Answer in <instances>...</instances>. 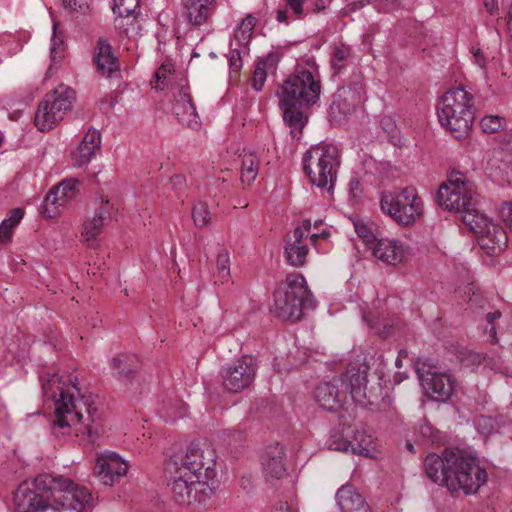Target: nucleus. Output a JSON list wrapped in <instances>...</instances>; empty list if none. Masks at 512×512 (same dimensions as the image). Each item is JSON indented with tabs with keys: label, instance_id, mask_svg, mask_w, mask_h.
Returning <instances> with one entry per match:
<instances>
[{
	"label": "nucleus",
	"instance_id": "1",
	"mask_svg": "<svg viewBox=\"0 0 512 512\" xmlns=\"http://www.w3.org/2000/svg\"><path fill=\"white\" fill-rule=\"evenodd\" d=\"M478 194L466 175L453 171L446 182L439 187L436 200L440 207L460 213L463 223L476 235L482 249L495 254L507 244V234L477 209Z\"/></svg>",
	"mask_w": 512,
	"mask_h": 512
},
{
	"label": "nucleus",
	"instance_id": "2",
	"mask_svg": "<svg viewBox=\"0 0 512 512\" xmlns=\"http://www.w3.org/2000/svg\"><path fill=\"white\" fill-rule=\"evenodd\" d=\"M40 380L43 394L55 400V418L52 421L54 431L59 429L64 434L71 426L80 424L77 435L86 434L89 443L94 446L104 433V428L100 423L98 408L90 400L91 396L80 395L76 399L57 374H43Z\"/></svg>",
	"mask_w": 512,
	"mask_h": 512
},
{
	"label": "nucleus",
	"instance_id": "3",
	"mask_svg": "<svg viewBox=\"0 0 512 512\" xmlns=\"http://www.w3.org/2000/svg\"><path fill=\"white\" fill-rule=\"evenodd\" d=\"M321 80L314 62L298 64L280 87L279 107L293 138H298L308 121V110L317 103Z\"/></svg>",
	"mask_w": 512,
	"mask_h": 512
},
{
	"label": "nucleus",
	"instance_id": "4",
	"mask_svg": "<svg viewBox=\"0 0 512 512\" xmlns=\"http://www.w3.org/2000/svg\"><path fill=\"white\" fill-rule=\"evenodd\" d=\"M367 372L351 366L331 381L319 384L315 389V399L321 408L336 412L348 403L349 398L356 403L369 404L374 401L366 393Z\"/></svg>",
	"mask_w": 512,
	"mask_h": 512
},
{
	"label": "nucleus",
	"instance_id": "5",
	"mask_svg": "<svg viewBox=\"0 0 512 512\" xmlns=\"http://www.w3.org/2000/svg\"><path fill=\"white\" fill-rule=\"evenodd\" d=\"M437 115L455 139H466L475 118L474 96L463 87L448 90L438 102Z\"/></svg>",
	"mask_w": 512,
	"mask_h": 512
},
{
	"label": "nucleus",
	"instance_id": "6",
	"mask_svg": "<svg viewBox=\"0 0 512 512\" xmlns=\"http://www.w3.org/2000/svg\"><path fill=\"white\" fill-rule=\"evenodd\" d=\"M315 307L312 292L304 276L290 273L274 292V315L283 320L296 322L305 310Z\"/></svg>",
	"mask_w": 512,
	"mask_h": 512
},
{
	"label": "nucleus",
	"instance_id": "7",
	"mask_svg": "<svg viewBox=\"0 0 512 512\" xmlns=\"http://www.w3.org/2000/svg\"><path fill=\"white\" fill-rule=\"evenodd\" d=\"M340 165L339 150L332 144L312 146L303 156V169L311 184L332 190Z\"/></svg>",
	"mask_w": 512,
	"mask_h": 512
},
{
	"label": "nucleus",
	"instance_id": "8",
	"mask_svg": "<svg viewBox=\"0 0 512 512\" xmlns=\"http://www.w3.org/2000/svg\"><path fill=\"white\" fill-rule=\"evenodd\" d=\"M446 487L451 492L476 493L487 481V472L478 461L456 449L449 453Z\"/></svg>",
	"mask_w": 512,
	"mask_h": 512
},
{
	"label": "nucleus",
	"instance_id": "9",
	"mask_svg": "<svg viewBox=\"0 0 512 512\" xmlns=\"http://www.w3.org/2000/svg\"><path fill=\"white\" fill-rule=\"evenodd\" d=\"M380 207L383 213L403 226L414 224L423 213L422 199L413 187H405L395 193H383Z\"/></svg>",
	"mask_w": 512,
	"mask_h": 512
},
{
	"label": "nucleus",
	"instance_id": "10",
	"mask_svg": "<svg viewBox=\"0 0 512 512\" xmlns=\"http://www.w3.org/2000/svg\"><path fill=\"white\" fill-rule=\"evenodd\" d=\"M204 451L198 445L191 444L185 454L173 455L165 465L169 478L212 479L215 470L211 467V459L204 462Z\"/></svg>",
	"mask_w": 512,
	"mask_h": 512
},
{
	"label": "nucleus",
	"instance_id": "11",
	"mask_svg": "<svg viewBox=\"0 0 512 512\" xmlns=\"http://www.w3.org/2000/svg\"><path fill=\"white\" fill-rule=\"evenodd\" d=\"M77 496L66 491L64 494L54 495L53 503H50L40 492L30 487L29 482L21 483L13 496V503L17 512H59L61 498L66 494Z\"/></svg>",
	"mask_w": 512,
	"mask_h": 512
},
{
	"label": "nucleus",
	"instance_id": "12",
	"mask_svg": "<svg viewBox=\"0 0 512 512\" xmlns=\"http://www.w3.org/2000/svg\"><path fill=\"white\" fill-rule=\"evenodd\" d=\"M258 366L256 359L250 355H244L221 373L225 390L231 393H240L249 388L254 382Z\"/></svg>",
	"mask_w": 512,
	"mask_h": 512
},
{
	"label": "nucleus",
	"instance_id": "13",
	"mask_svg": "<svg viewBox=\"0 0 512 512\" xmlns=\"http://www.w3.org/2000/svg\"><path fill=\"white\" fill-rule=\"evenodd\" d=\"M364 100V84L361 78L357 76L349 84L340 87L333 95L330 106L331 113L335 118L346 117L352 114L355 108Z\"/></svg>",
	"mask_w": 512,
	"mask_h": 512
},
{
	"label": "nucleus",
	"instance_id": "14",
	"mask_svg": "<svg viewBox=\"0 0 512 512\" xmlns=\"http://www.w3.org/2000/svg\"><path fill=\"white\" fill-rule=\"evenodd\" d=\"M419 377L426 394L435 401L445 402L450 399L457 384L451 373L434 371L432 368Z\"/></svg>",
	"mask_w": 512,
	"mask_h": 512
},
{
	"label": "nucleus",
	"instance_id": "15",
	"mask_svg": "<svg viewBox=\"0 0 512 512\" xmlns=\"http://www.w3.org/2000/svg\"><path fill=\"white\" fill-rule=\"evenodd\" d=\"M80 182L76 179L62 181L54 191L44 199L42 213L47 218H55L59 214V207H64L74 199L79 192Z\"/></svg>",
	"mask_w": 512,
	"mask_h": 512
},
{
	"label": "nucleus",
	"instance_id": "16",
	"mask_svg": "<svg viewBox=\"0 0 512 512\" xmlns=\"http://www.w3.org/2000/svg\"><path fill=\"white\" fill-rule=\"evenodd\" d=\"M127 471L128 464L113 452L100 454L94 467V473L105 485H113Z\"/></svg>",
	"mask_w": 512,
	"mask_h": 512
},
{
	"label": "nucleus",
	"instance_id": "17",
	"mask_svg": "<svg viewBox=\"0 0 512 512\" xmlns=\"http://www.w3.org/2000/svg\"><path fill=\"white\" fill-rule=\"evenodd\" d=\"M181 6L186 21L200 27L210 23L218 7V0H181Z\"/></svg>",
	"mask_w": 512,
	"mask_h": 512
},
{
	"label": "nucleus",
	"instance_id": "18",
	"mask_svg": "<svg viewBox=\"0 0 512 512\" xmlns=\"http://www.w3.org/2000/svg\"><path fill=\"white\" fill-rule=\"evenodd\" d=\"M96 71L103 77H113L120 73V63L114 55L112 46L106 38H99L93 57Z\"/></svg>",
	"mask_w": 512,
	"mask_h": 512
},
{
	"label": "nucleus",
	"instance_id": "19",
	"mask_svg": "<svg viewBox=\"0 0 512 512\" xmlns=\"http://www.w3.org/2000/svg\"><path fill=\"white\" fill-rule=\"evenodd\" d=\"M32 489H35L37 492L39 491H51L53 496L64 494L66 491L77 492L79 494L80 491H85L86 493H90L89 490L85 487L78 486L70 479L64 477H53L49 474H41L34 478L33 482L29 483Z\"/></svg>",
	"mask_w": 512,
	"mask_h": 512
},
{
	"label": "nucleus",
	"instance_id": "20",
	"mask_svg": "<svg viewBox=\"0 0 512 512\" xmlns=\"http://www.w3.org/2000/svg\"><path fill=\"white\" fill-rule=\"evenodd\" d=\"M173 113L179 123L183 126L191 129H198L201 125L199 115L197 114L195 105L192 102V97L183 89H180L178 94L175 96Z\"/></svg>",
	"mask_w": 512,
	"mask_h": 512
},
{
	"label": "nucleus",
	"instance_id": "21",
	"mask_svg": "<svg viewBox=\"0 0 512 512\" xmlns=\"http://www.w3.org/2000/svg\"><path fill=\"white\" fill-rule=\"evenodd\" d=\"M101 149V135L96 129L90 128L78 147L72 151L71 158L73 165L81 167L86 165L95 157L96 152Z\"/></svg>",
	"mask_w": 512,
	"mask_h": 512
},
{
	"label": "nucleus",
	"instance_id": "22",
	"mask_svg": "<svg viewBox=\"0 0 512 512\" xmlns=\"http://www.w3.org/2000/svg\"><path fill=\"white\" fill-rule=\"evenodd\" d=\"M302 228H295L291 235L285 239L284 254L287 262L294 267H301L306 262L308 246L303 243Z\"/></svg>",
	"mask_w": 512,
	"mask_h": 512
},
{
	"label": "nucleus",
	"instance_id": "23",
	"mask_svg": "<svg viewBox=\"0 0 512 512\" xmlns=\"http://www.w3.org/2000/svg\"><path fill=\"white\" fill-rule=\"evenodd\" d=\"M371 444V436L364 431H357L352 441L341 439L337 434L332 435L329 448L335 451L351 450L354 454L368 457L371 455Z\"/></svg>",
	"mask_w": 512,
	"mask_h": 512
},
{
	"label": "nucleus",
	"instance_id": "24",
	"mask_svg": "<svg viewBox=\"0 0 512 512\" xmlns=\"http://www.w3.org/2000/svg\"><path fill=\"white\" fill-rule=\"evenodd\" d=\"M284 458V446L279 443L268 446L262 457V467L265 476L274 479L282 478L286 473Z\"/></svg>",
	"mask_w": 512,
	"mask_h": 512
},
{
	"label": "nucleus",
	"instance_id": "25",
	"mask_svg": "<svg viewBox=\"0 0 512 512\" xmlns=\"http://www.w3.org/2000/svg\"><path fill=\"white\" fill-rule=\"evenodd\" d=\"M341 512H371L370 506L353 485H342L336 493Z\"/></svg>",
	"mask_w": 512,
	"mask_h": 512
},
{
	"label": "nucleus",
	"instance_id": "26",
	"mask_svg": "<svg viewBox=\"0 0 512 512\" xmlns=\"http://www.w3.org/2000/svg\"><path fill=\"white\" fill-rule=\"evenodd\" d=\"M453 449H445L442 455L430 453L424 459V470L427 477L434 483L444 484L446 486V478L448 473V460L450 459V452Z\"/></svg>",
	"mask_w": 512,
	"mask_h": 512
},
{
	"label": "nucleus",
	"instance_id": "27",
	"mask_svg": "<svg viewBox=\"0 0 512 512\" xmlns=\"http://www.w3.org/2000/svg\"><path fill=\"white\" fill-rule=\"evenodd\" d=\"M112 206L108 199H102L92 217H87L83 223L82 236L86 242L94 241L102 232L104 222L110 217Z\"/></svg>",
	"mask_w": 512,
	"mask_h": 512
},
{
	"label": "nucleus",
	"instance_id": "28",
	"mask_svg": "<svg viewBox=\"0 0 512 512\" xmlns=\"http://www.w3.org/2000/svg\"><path fill=\"white\" fill-rule=\"evenodd\" d=\"M111 368L115 371L114 377L118 380L131 381L141 368L137 355L132 353H119L112 358Z\"/></svg>",
	"mask_w": 512,
	"mask_h": 512
},
{
	"label": "nucleus",
	"instance_id": "29",
	"mask_svg": "<svg viewBox=\"0 0 512 512\" xmlns=\"http://www.w3.org/2000/svg\"><path fill=\"white\" fill-rule=\"evenodd\" d=\"M372 254L378 260L388 264L397 265L404 258V249L400 241L380 239L372 247Z\"/></svg>",
	"mask_w": 512,
	"mask_h": 512
},
{
	"label": "nucleus",
	"instance_id": "30",
	"mask_svg": "<svg viewBox=\"0 0 512 512\" xmlns=\"http://www.w3.org/2000/svg\"><path fill=\"white\" fill-rule=\"evenodd\" d=\"M65 114L54 104H49L47 107L39 104L34 117L35 126L41 132H48L63 120Z\"/></svg>",
	"mask_w": 512,
	"mask_h": 512
},
{
	"label": "nucleus",
	"instance_id": "31",
	"mask_svg": "<svg viewBox=\"0 0 512 512\" xmlns=\"http://www.w3.org/2000/svg\"><path fill=\"white\" fill-rule=\"evenodd\" d=\"M74 100L75 91L70 87L61 84L51 92L47 93L39 104H44L45 107L49 104H54L66 113L71 109Z\"/></svg>",
	"mask_w": 512,
	"mask_h": 512
},
{
	"label": "nucleus",
	"instance_id": "32",
	"mask_svg": "<svg viewBox=\"0 0 512 512\" xmlns=\"http://www.w3.org/2000/svg\"><path fill=\"white\" fill-rule=\"evenodd\" d=\"M281 58L278 52L268 55L265 59L258 61L255 65L251 85L254 90L261 91L267 78V74L271 69L277 68V64Z\"/></svg>",
	"mask_w": 512,
	"mask_h": 512
},
{
	"label": "nucleus",
	"instance_id": "33",
	"mask_svg": "<svg viewBox=\"0 0 512 512\" xmlns=\"http://www.w3.org/2000/svg\"><path fill=\"white\" fill-rule=\"evenodd\" d=\"M260 159L254 152H244L241 156L240 180L243 185L250 186L257 178Z\"/></svg>",
	"mask_w": 512,
	"mask_h": 512
},
{
	"label": "nucleus",
	"instance_id": "34",
	"mask_svg": "<svg viewBox=\"0 0 512 512\" xmlns=\"http://www.w3.org/2000/svg\"><path fill=\"white\" fill-rule=\"evenodd\" d=\"M171 492L174 501L179 505H191L190 494L194 479L189 478H170Z\"/></svg>",
	"mask_w": 512,
	"mask_h": 512
},
{
	"label": "nucleus",
	"instance_id": "35",
	"mask_svg": "<svg viewBox=\"0 0 512 512\" xmlns=\"http://www.w3.org/2000/svg\"><path fill=\"white\" fill-rule=\"evenodd\" d=\"M352 58V49L344 44L334 45L330 54V66L333 76L341 73Z\"/></svg>",
	"mask_w": 512,
	"mask_h": 512
},
{
	"label": "nucleus",
	"instance_id": "36",
	"mask_svg": "<svg viewBox=\"0 0 512 512\" xmlns=\"http://www.w3.org/2000/svg\"><path fill=\"white\" fill-rule=\"evenodd\" d=\"M92 500L91 493L80 491L77 496H72L69 493L61 498L59 512H82Z\"/></svg>",
	"mask_w": 512,
	"mask_h": 512
},
{
	"label": "nucleus",
	"instance_id": "37",
	"mask_svg": "<svg viewBox=\"0 0 512 512\" xmlns=\"http://www.w3.org/2000/svg\"><path fill=\"white\" fill-rule=\"evenodd\" d=\"M209 479H204V475L201 479L195 478L191 489V505L193 504H206L210 500L213 489L208 484Z\"/></svg>",
	"mask_w": 512,
	"mask_h": 512
},
{
	"label": "nucleus",
	"instance_id": "38",
	"mask_svg": "<svg viewBox=\"0 0 512 512\" xmlns=\"http://www.w3.org/2000/svg\"><path fill=\"white\" fill-rule=\"evenodd\" d=\"M256 25V18L252 15H247L238 26L235 31L234 40L236 45L243 46V49H247V45L250 41L253 33L254 26Z\"/></svg>",
	"mask_w": 512,
	"mask_h": 512
},
{
	"label": "nucleus",
	"instance_id": "39",
	"mask_svg": "<svg viewBox=\"0 0 512 512\" xmlns=\"http://www.w3.org/2000/svg\"><path fill=\"white\" fill-rule=\"evenodd\" d=\"M112 10L119 17L136 16L140 12L139 0H113Z\"/></svg>",
	"mask_w": 512,
	"mask_h": 512
},
{
	"label": "nucleus",
	"instance_id": "40",
	"mask_svg": "<svg viewBox=\"0 0 512 512\" xmlns=\"http://www.w3.org/2000/svg\"><path fill=\"white\" fill-rule=\"evenodd\" d=\"M192 218L197 227L203 228L208 226L211 220V213L207 204L204 202L196 203L192 209Z\"/></svg>",
	"mask_w": 512,
	"mask_h": 512
},
{
	"label": "nucleus",
	"instance_id": "41",
	"mask_svg": "<svg viewBox=\"0 0 512 512\" xmlns=\"http://www.w3.org/2000/svg\"><path fill=\"white\" fill-rule=\"evenodd\" d=\"M505 119L498 115H486L480 121V127L484 133L494 134L503 129Z\"/></svg>",
	"mask_w": 512,
	"mask_h": 512
},
{
	"label": "nucleus",
	"instance_id": "42",
	"mask_svg": "<svg viewBox=\"0 0 512 512\" xmlns=\"http://www.w3.org/2000/svg\"><path fill=\"white\" fill-rule=\"evenodd\" d=\"M56 27L57 25L54 24L53 26V37H52V43L50 48L51 53V62L52 64L48 68L47 74H50L52 72V66L57 62V60H61L63 57V51H64V42L63 39L57 35L56 33Z\"/></svg>",
	"mask_w": 512,
	"mask_h": 512
},
{
	"label": "nucleus",
	"instance_id": "43",
	"mask_svg": "<svg viewBox=\"0 0 512 512\" xmlns=\"http://www.w3.org/2000/svg\"><path fill=\"white\" fill-rule=\"evenodd\" d=\"M216 267L219 280L223 283L230 277V258L227 250H221L217 255Z\"/></svg>",
	"mask_w": 512,
	"mask_h": 512
},
{
	"label": "nucleus",
	"instance_id": "44",
	"mask_svg": "<svg viewBox=\"0 0 512 512\" xmlns=\"http://www.w3.org/2000/svg\"><path fill=\"white\" fill-rule=\"evenodd\" d=\"M173 71L172 63H163L155 72L154 75V88L158 90H164L167 86V77Z\"/></svg>",
	"mask_w": 512,
	"mask_h": 512
},
{
	"label": "nucleus",
	"instance_id": "45",
	"mask_svg": "<svg viewBox=\"0 0 512 512\" xmlns=\"http://www.w3.org/2000/svg\"><path fill=\"white\" fill-rule=\"evenodd\" d=\"M417 431L424 441L434 443L439 440V431L435 429L426 419H422L419 422Z\"/></svg>",
	"mask_w": 512,
	"mask_h": 512
},
{
	"label": "nucleus",
	"instance_id": "46",
	"mask_svg": "<svg viewBox=\"0 0 512 512\" xmlns=\"http://www.w3.org/2000/svg\"><path fill=\"white\" fill-rule=\"evenodd\" d=\"M245 50L246 49H243V46L237 45V47H233V43H230V50L229 54L227 55V58L230 69L235 73L239 72L240 69L242 68L243 62L241 54Z\"/></svg>",
	"mask_w": 512,
	"mask_h": 512
},
{
	"label": "nucleus",
	"instance_id": "47",
	"mask_svg": "<svg viewBox=\"0 0 512 512\" xmlns=\"http://www.w3.org/2000/svg\"><path fill=\"white\" fill-rule=\"evenodd\" d=\"M355 230L359 238H361L372 250V247L379 241L371 228L366 224H355Z\"/></svg>",
	"mask_w": 512,
	"mask_h": 512
},
{
	"label": "nucleus",
	"instance_id": "48",
	"mask_svg": "<svg viewBox=\"0 0 512 512\" xmlns=\"http://www.w3.org/2000/svg\"><path fill=\"white\" fill-rule=\"evenodd\" d=\"M500 217L512 233V202H504L500 208Z\"/></svg>",
	"mask_w": 512,
	"mask_h": 512
},
{
	"label": "nucleus",
	"instance_id": "49",
	"mask_svg": "<svg viewBox=\"0 0 512 512\" xmlns=\"http://www.w3.org/2000/svg\"><path fill=\"white\" fill-rule=\"evenodd\" d=\"M224 435L228 438L229 444L241 443L245 440V433L239 429H227L224 431Z\"/></svg>",
	"mask_w": 512,
	"mask_h": 512
},
{
	"label": "nucleus",
	"instance_id": "50",
	"mask_svg": "<svg viewBox=\"0 0 512 512\" xmlns=\"http://www.w3.org/2000/svg\"><path fill=\"white\" fill-rule=\"evenodd\" d=\"M14 228L4 220L0 224V244H7L11 241Z\"/></svg>",
	"mask_w": 512,
	"mask_h": 512
},
{
	"label": "nucleus",
	"instance_id": "51",
	"mask_svg": "<svg viewBox=\"0 0 512 512\" xmlns=\"http://www.w3.org/2000/svg\"><path fill=\"white\" fill-rule=\"evenodd\" d=\"M170 183L177 193H182L186 189V178L182 174H174L171 176Z\"/></svg>",
	"mask_w": 512,
	"mask_h": 512
},
{
	"label": "nucleus",
	"instance_id": "52",
	"mask_svg": "<svg viewBox=\"0 0 512 512\" xmlns=\"http://www.w3.org/2000/svg\"><path fill=\"white\" fill-rule=\"evenodd\" d=\"M24 216V211L21 208H14L10 211L9 217L4 219V221L8 224H11L13 228H15L21 221Z\"/></svg>",
	"mask_w": 512,
	"mask_h": 512
},
{
	"label": "nucleus",
	"instance_id": "53",
	"mask_svg": "<svg viewBox=\"0 0 512 512\" xmlns=\"http://www.w3.org/2000/svg\"><path fill=\"white\" fill-rule=\"evenodd\" d=\"M472 54L474 57L475 63L481 68L486 69V59L483 55V52L480 48L472 47Z\"/></svg>",
	"mask_w": 512,
	"mask_h": 512
},
{
	"label": "nucleus",
	"instance_id": "54",
	"mask_svg": "<svg viewBox=\"0 0 512 512\" xmlns=\"http://www.w3.org/2000/svg\"><path fill=\"white\" fill-rule=\"evenodd\" d=\"M305 0H287V6L297 15L303 12V3Z\"/></svg>",
	"mask_w": 512,
	"mask_h": 512
},
{
	"label": "nucleus",
	"instance_id": "55",
	"mask_svg": "<svg viewBox=\"0 0 512 512\" xmlns=\"http://www.w3.org/2000/svg\"><path fill=\"white\" fill-rule=\"evenodd\" d=\"M273 512H297L291 505L286 501H278L275 506Z\"/></svg>",
	"mask_w": 512,
	"mask_h": 512
},
{
	"label": "nucleus",
	"instance_id": "56",
	"mask_svg": "<svg viewBox=\"0 0 512 512\" xmlns=\"http://www.w3.org/2000/svg\"><path fill=\"white\" fill-rule=\"evenodd\" d=\"M483 4L490 14L498 10V0H483Z\"/></svg>",
	"mask_w": 512,
	"mask_h": 512
},
{
	"label": "nucleus",
	"instance_id": "57",
	"mask_svg": "<svg viewBox=\"0 0 512 512\" xmlns=\"http://www.w3.org/2000/svg\"><path fill=\"white\" fill-rule=\"evenodd\" d=\"M63 4L66 8L72 11H79L82 9V5L78 4L76 0H63Z\"/></svg>",
	"mask_w": 512,
	"mask_h": 512
},
{
	"label": "nucleus",
	"instance_id": "58",
	"mask_svg": "<svg viewBox=\"0 0 512 512\" xmlns=\"http://www.w3.org/2000/svg\"><path fill=\"white\" fill-rule=\"evenodd\" d=\"M501 312L499 310H496L494 312H489L486 314V321L491 326L494 324V322L501 317Z\"/></svg>",
	"mask_w": 512,
	"mask_h": 512
},
{
	"label": "nucleus",
	"instance_id": "59",
	"mask_svg": "<svg viewBox=\"0 0 512 512\" xmlns=\"http://www.w3.org/2000/svg\"><path fill=\"white\" fill-rule=\"evenodd\" d=\"M298 228H302L303 229V233H304V239L307 238L308 236V232L310 231L311 229V221L310 220H304L302 222V225L299 226Z\"/></svg>",
	"mask_w": 512,
	"mask_h": 512
},
{
	"label": "nucleus",
	"instance_id": "60",
	"mask_svg": "<svg viewBox=\"0 0 512 512\" xmlns=\"http://www.w3.org/2000/svg\"><path fill=\"white\" fill-rule=\"evenodd\" d=\"M69 385L80 395V388L78 387V378L77 377H69L68 379Z\"/></svg>",
	"mask_w": 512,
	"mask_h": 512
},
{
	"label": "nucleus",
	"instance_id": "61",
	"mask_svg": "<svg viewBox=\"0 0 512 512\" xmlns=\"http://www.w3.org/2000/svg\"><path fill=\"white\" fill-rule=\"evenodd\" d=\"M276 19L279 21V22H287V11L286 10H278L277 11V17Z\"/></svg>",
	"mask_w": 512,
	"mask_h": 512
},
{
	"label": "nucleus",
	"instance_id": "62",
	"mask_svg": "<svg viewBox=\"0 0 512 512\" xmlns=\"http://www.w3.org/2000/svg\"><path fill=\"white\" fill-rule=\"evenodd\" d=\"M328 235H329V234H328L327 232H322L321 234H312V235L310 236V241H311V243H312L313 245H315V244H316V241H317V239H318V238H320V237H326V236H328Z\"/></svg>",
	"mask_w": 512,
	"mask_h": 512
},
{
	"label": "nucleus",
	"instance_id": "63",
	"mask_svg": "<svg viewBox=\"0 0 512 512\" xmlns=\"http://www.w3.org/2000/svg\"><path fill=\"white\" fill-rule=\"evenodd\" d=\"M490 337H491V342L495 343L497 341V338H496V328L494 325H492L488 331Z\"/></svg>",
	"mask_w": 512,
	"mask_h": 512
},
{
	"label": "nucleus",
	"instance_id": "64",
	"mask_svg": "<svg viewBox=\"0 0 512 512\" xmlns=\"http://www.w3.org/2000/svg\"><path fill=\"white\" fill-rule=\"evenodd\" d=\"M507 26H508V31L510 33V36L512 37V19L507 20Z\"/></svg>",
	"mask_w": 512,
	"mask_h": 512
}]
</instances>
